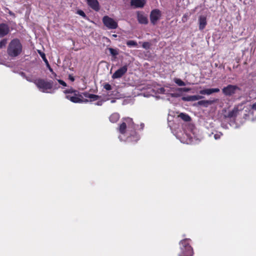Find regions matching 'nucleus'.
Here are the masks:
<instances>
[{
    "mask_svg": "<svg viewBox=\"0 0 256 256\" xmlns=\"http://www.w3.org/2000/svg\"><path fill=\"white\" fill-rule=\"evenodd\" d=\"M112 36L114 37V38H116L117 37V35L116 34H112Z\"/></svg>",
    "mask_w": 256,
    "mask_h": 256,
    "instance_id": "nucleus-37",
    "label": "nucleus"
},
{
    "mask_svg": "<svg viewBox=\"0 0 256 256\" xmlns=\"http://www.w3.org/2000/svg\"><path fill=\"white\" fill-rule=\"evenodd\" d=\"M48 69L50 72H52V69L51 68V67H50Z\"/></svg>",
    "mask_w": 256,
    "mask_h": 256,
    "instance_id": "nucleus-38",
    "label": "nucleus"
},
{
    "mask_svg": "<svg viewBox=\"0 0 256 256\" xmlns=\"http://www.w3.org/2000/svg\"><path fill=\"white\" fill-rule=\"evenodd\" d=\"M22 50V46L18 38H14L10 42L7 52L11 57H16L20 55Z\"/></svg>",
    "mask_w": 256,
    "mask_h": 256,
    "instance_id": "nucleus-4",
    "label": "nucleus"
},
{
    "mask_svg": "<svg viewBox=\"0 0 256 256\" xmlns=\"http://www.w3.org/2000/svg\"><path fill=\"white\" fill-rule=\"evenodd\" d=\"M190 238H184L180 242V252L179 256H192L194 251L192 247L190 245Z\"/></svg>",
    "mask_w": 256,
    "mask_h": 256,
    "instance_id": "nucleus-5",
    "label": "nucleus"
},
{
    "mask_svg": "<svg viewBox=\"0 0 256 256\" xmlns=\"http://www.w3.org/2000/svg\"><path fill=\"white\" fill-rule=\"evenodd\" d=\"M137 127L138 126L134 124L132 119L128 117L122 118L118 130L121 134H126L128 141L136 142L140 140V136L136 132Z\"/></svg>",
    "mask_w": 256,
    "mask_h": 256,
    "instance_id": "nucleus-1",
    "label": "nucleus"
},
{
    "mask_svg": "<svg viewBox=\"0 0 256 256\" xmlns=\"http://www.w3.org/2000/svg\"><path fill=\"white\" fill-rule=\"evenodd\" d=\"M88 5L96 12L100 10V6L98 0H86Z\"/></svg>",
    "mask_w": 256,
    "mask_h": 256,
    "instance_id": "nucleus-11",
    "label": "nucleus"
},
{
    "mask_svg": "<svg viewBox=\"0 0 256 256\" xmlns=\"http://www.w3.org/2000/svg\"><path fill=\"white\" fill-rule=\"evenodd\" d=\"M145 4V0H131L130 1V5L136 8H143Z\"/></svg>",
    "mask_w": 256,
    "mask_h": 256,
    "instance_id": "nucleus-13",
    "label": "nucleus"
},
{
    "mask_svg": "<svg viewBox=\"0 0 256 256\" xmlns=\"http://www.w3.org/2000/svg\"><path fill=\"white\" fill-rule=\"evenodd\" d=\"M198 23H199V30H204L206 24V18L204 16H200L198 18Z\"/></svg>",
    "mask_w": 256,
    "mask_h": 256,
    "instance_id": "nucleus-15",
    "label": "nucleus"
},
{
    "mask_svg": "<svg viewBox=\"0 0 256 256\" xmlns=\"http://www.w3.org/2000/svg\"><path fill=\"white\" fill-rule=\"evenodd\" d=\"M141 126H144V124H141Z\"/></svg>",
    "mask_w": 256,
    "mask_h": 256,
    "instance_id": "nucleus-39",
    "label": "nucleus"
},
{
    "mask_svg": "<svg viewBox=\"0 0 256 256\" xmlns=\"http://www.w3.org/2000/svg\"><path fill=\"white\" fill-rule=\"evenodd\" d=\"M161 16V12L158 9H155L152 10L150 14V20L151 23L155 25L158 20H160Z\"/></svg>",
    "mask_w": 256,
    "mask_h": 256,
    "instance_id": "nucleus-8",
    "label": "nucleus"
},
{
    "mask_svg": "<svg viewBox=\"0 0 256 256\" xmlns=\"http://www.w3.org/2000/svg\"><path fill=\"white\" fill-rule=\"evenodd\" d=\"M46 66H48V68H49L50 67V65L48 64V63H46Z\"/></svg>",
    "mask_w": 256,
    "mask_h": 256,
    "instance_id": "nucleus-36",
    "label": "nucleus"
},
{
    "mask_svg": "<svg viewBox=\"0 0 256 256\" xmlns=\"http://www.w3.org/2000/svg\"><path fill=\"white\" fill-rule=\"evenodd\" d=\"M126 44L130 48L136 47L138 46V44L136 42L132 40L127 41Z\"/></svg>",
    "mask_w": 256,
    "mask_h": 256,
    "instance_id": "nucleus-21",
    "label": "nucleus"
},
{
    "mask_svg": "<svg viewBox=\"0 0 256 256\" xmlns=\"http://www.w3.org/2000/svg\"><path fill=\"white\" fill-rule=\"evenodd\" d=\"M220 89L218 88H208V89H204L202 90H200L199 92V93L201 94H206V95H210L212 93L214 92H220Z\"/></svg>",
    "mask_w": 256,
    "mask_h": 256,
    "instance_id": "nucleus-16",
    "label": "nucleus"
},
{
    "mask_svg": "<svg viewBox=\"0 0 256 256\" xmlns=\"http://www.w3.org/2000/svg\"><path fill=\"white\" fill-rule=\"evenodd\" d=\"M252 108L253 110H256V102L252 105Z\"/></svg>",
    "mask_w": 256,
    "mask_h": 256,
    "instance_id": "nucleus-31",
    "label": "nucleus"
},
{
    "mask_svg": "<svg viewBox=\"0 0 256 256\" xmlns=\"http://www.w3.org/2000/svg\"><path fill=\"white\" fill-rule=\"evenodd\" d=\"M104 88L106 90H110L112 89V87L111 85L108 83H106L104 86Z\"/></svg>",
    "mask_w": 256,
    "mask_h": 256,
    "instance_id": "nucleus-27",
    "label": "nucleus"
},
{
    "mask_svg": "<svg viewBox=\"0 0 256 256\" xmlns=\"http://www.w3.org/2000/svg\"><path fill=\"white\" fill-rule=\"evenodd\" d=\"M239 110L238 107H234L232 110L228 112V113L224 115L225 118H235L238 113Z\"/></svg>",
    "mask_w": 256,
    "mask_h": 256,
    "instance_id": "nucleus-14",
    "label": "nucleus"
},
{
    "mask_svg": "<svg viewBox=\"0 0 256 256\" xmlns=\"http://www.w3.org/2000/svg\"><path fill=\"white\" fill-rule=\"evenodd\" d=\"M119 118L120 116L118 114L114 113L110 116L109 119L112 122L115 123L119 120Z\"/></svg>",
    "mask_w": 256,
    "mask_h": 256,
    "instance_id": "nucleus-19",
    "label": "nucleus"
},
{
    "mask_svg": "<svg viewBox=\"0 0 256 256\" xmlns=\"http://www.w3.org/2000/svg\"><path fill=\"white\" fill-rule=\"evenodd\" d=\"M127 70L128 66L126 65L124 66L114 73L112 75V78L114 79L120 78L126 72Z\"/></svg>",
    "mask_w": 256,
    "mask_h": 256,
    "instance_id": "nucleus-9",
    "label": "nucleus"
},
{
    "mask_svg": "<svg viewBox=\"0 0 256 256\" xmlns=\"http://www.w3.org/2000/svg\"><path fill=\"white\" fill-rule=\"evenodd\" d=\"M102 21L104 26L108 29H116L118 27V22L108 16H104Z\"/></svg>",
    "mask_w": 256,
    "mask_h": 256,
    "instance_id": "nucleus-7",
    "label": "nucleus"
},
{
    "mask_svg": "<svg viewBox=\"0 0 256 256\" xmlns=\"http://www.w3.org/2000/svg\"><path fill=\"white\" fill-rule=\"evenodd\" d=\"M69 78L70 80H72V82L74 81V78L73 76H69Z\"/></svg>",
    "mask_w": 256,
    "mask_h": 256,
    "instance_id": "nucleus-32",
    "label": "nucleus"
},
{
    "mask_svg": "<svg viewBox=\"0 0 256 256\" xmlns=\"http://www.w3.org/2000/svg\"><path fill=\"white\" fill-rule=\"evenodd\" d=\"M96 105H98V106H100L102 105V102H96Z\"/></svg>",
    "mask_w": 256,
    "mask_h": 256,
    "instance_id": "nucleus-35",
    "label": "nucleus"
},
{
    "mask_svg": "<svg viewBox=\"0 0 256 256\" xmlns=\"http://www.w3.org/2000/svg\"><path fill=\"white\" fill-rule=\"evenodd\" d=\"M203 98L204 97L202 96L199 95L187 96H182V100L184 102H194L200 100Z\"/></svg>",
    "mask_w": 256,
    "mask_h": 256,
    "instance_id": "nucleus-12",
    "label": "nucleus"
},
{
    "mask_svg": "<svg viewBox=\"0 0 256 256\" xmlns=\"http://www.w3.org/2000/svg\"><path fill=\"white\" fill-rule=\"evenodd\" d=\"M222 135V134L220 132L214 134V138L216 140L220 138V136Z\"/></svg>",
    "mask_w": 256,
    "mask_h": 256,
    "instance_id": "nucleus-29",
    "label": "nucleus"
},
{
    "mask_svg": "<svg viewBox=\"0 0 256 256\" xmlns=\"http://www.w3.org/2000/svg\"><path fill=\"white\" fill-rule=\"evenodd\" d=\"M38 53L42 57V58L44 62L48 63V60L46 58L45 54L44 52H41L40 51H38Z\"/></svg>",
    "mask_w": 256,
    "mask_h": 256,
    "instance_id": "nucleus-26",
    "label": "nucleus"
},
{
    "mask_svg": "<svg viewBox=\"0 0 256 256\" xmlns=\"http://www.w3.org/2000/svg\"><path fill=\"white\" fill-rule=\"evenodd\" d=\"M108 50L110 52V54L114 56H116L118 54V51L116 49H114L112 48H108Z\"/></svg>",
    "mask_w": 256,
    "mask_h": 256,
    "instance_id": "nucleus-23",
    "label": "nucleus"
},
{
    "mask_svg": "<svg viewBox=\"0 0 256 256\" xmlns=\"http://www.w3.org/2000/svg\"><path fill=\"white\" fill-rule=\"evenodd\" d=\"M182 90L184 91V92H188L189 90V89L188 88H182Z\"/></svg>",
    "mask_w": 256,
    "mask_h": 256,
    "instance_id": "nucleus-33",
    "label": "nucleus"
},
{
    "mask_svg": "<svg viewBox=\"0 0 256 256\" xmlns=\"http://www.w3.org/2000/svg\"><path fill=\"white\" fill-rule=\"evenodd\" d=\"M174 82L178 86H184L186 85V84L180 78H175L174 79Z\"/></svg>",
    "mask_w": 256,
    "mask_h": 256,
    "instance_id": "nucleus-22",
    "label": "nucleus"
},
{
    "mask_svg": "<svg viewBox=\"0 0 256 256\" xmlns=\"http://www.w3.org/2000/svg\"><path fill=\"white\" fill-rule=\"evenodd\" d=\"M8 26L4 23L0 24V38H3L10 32Z\"/></svg>",
    "mask_w": 256,
    "mask_h": 256,
    "instance_id": "nucleus-10",
    "label": "nucleus"
},
{
    "mask_svg": "<svg viewBox=\"0 0 256 256\" xmlns=\"http://www.w3.org/2000/svg\"><path fill=\"white\" fill-rule=\"evenodd\" d=\"M28 80L34 82L38 90L44 93H51L54 86V82L52 80H47L43 78H37L33 80L27 79Z\"/></svg>",
    "mask_w": 256,
    "mask_h": 256,
    "instance_id": "nucleus-3",
    "label": "nucleus"
},
{
    "mask_svg": "<svg viewBox=\"0 0 256 256\" xmlns=\"http://www.w3.org/2000/svg\"><path fill=\"white\" fill-rule=\"evenodd\" d=\"M184 17H186V16H184L182 17V19H184Z\"/></svg>",
    "mask_w": 256,
    "mask_h": 256,
    "instance_id": "nucleus-40",
    "label": "nucleus"
},
{
    "mask_svg": "<svg viewBox=\"0 0 256 256\" xmlns=\"http://www.w3.org/2000/svg\"><path fill=\"white\" fill-rule=\"evenodd\" d=\"M64 92L66 94V98L74 103H86L89 102L88 99H83V96L90 99V101L98 100L100 96L98 95L89 94L85 92L80 93L78 90L72 88L66 90Z\"/></svg>",
    "mask_w": 256,
    "mask_h": 256,
    "instance_id": "nucleus-2",
    "label": "nucleus"
},
{
    "mask_svg": "<svg viewBox=\"0 0 256 256\" xmlns=\"http://www.w3.org/2000/svg\"><path fill=\"white\" fill-rule=\"evenodd\" d=\"M178 117L186 122H190L191 120L190 117L188 114L184 113H180L178 115Z\"/></svg>",
    "mask_w": 256,
    "mask_h": 256,
    "instance_id": "nucleus-20",
    "label": "nucleus"
},
{
    "mask_svg": "<svg viewBox=\"0 0 256 256\" xmlns=\"http://www.w3.org/2000/svg\"><path fill=\"white\" fill-rule=\"evenodd\" d=\"M137 18L139 23L144 24L148 23V18L144 14L138 12L137 14Z\"/></svg>",
    "mask_w": 256,
    "mask_h": 256,
    "instance_id": "nucleus-17",
    "label": "nucleus"
},
{
    "mask_svg": "<svg viewBox=\"0 0 256 256\" xmlns=\"http://www.w3.org/2000/svg\"><path fill=\"white\" fill-rule=\"evenodd\" d=\"M150 46H151V44L148 42H144L142 44V48L146 50L150 49Z\"/></svg>",
    "mask_w": 256,
    "mask_h": 256,
    "instance_id": "nucleus-24",
    "label": "nucleus"
},
{
    "mask_svg": "<svg viewBox=\"0 0 256 256\" xmlns=\"http://www.w3.org/2000/svg\"><path fill=\"white\" fill-rule=\"evenodd\" d=\"M58 81L60 84L64 86H66L67 84L66 82H64V80H58Z\"/></svg>",
    "mask_w": 256,
    "mask_h": 256,
    "instance_id": "nucleus-30",
    "label": "nucleus"
},
{
    "mask_svg": "<svg viewBox=\"0 0 256 256\" xmlns=\"http://www.w3.org/2000/svg\"><path fill=\"white\" fill-rule=\"evenodd\" d=\"M7 40L6 38H4L0 41V49L6 46L7 44Z\"/></svg>",
    "mask_w": 256,
    "mask_h": 256,
    "instance_id": "nucleus-25",
    "label": "nucleus"
},
{
    "mask_svg": "<svg viewBox=\"0 0 256 256\" xmlns=\"http://www.w3.org/2000/svg\"><path fill=\"white\" fill-rule=\"evenodd\" d=\"M214 102V100H202L198 101L194 106H202L204 107H208Z\"/></svg>",
    "mask_w": 256,
    "mask_h": 256,
    "instance_id": "nucleus-18",
    "label": "nucleus"
},
{
    "mask_svg": "<svg viewBox=\"0 0 256 256\" xmlns=\"http://www.w3.org/2000/svg\"><path fill=\"white\" fill-rule=\"evenodd\" d=\"M8 14L11 16H14V14L10 10H9Z\"/></svg>",
    "mask_w": 256,
    "mask_h": 256,
    "instance_id": "nucleus-34",
    "label": "nucleus"
},
{
    "mask_svg": "<svg viewBox=\"0 0 256 256\" xmlns=\"http://www.w3.org/2000/svg\"><path fill=\"white\" fill-rule=\"evenodd\" d=\"M79 15H80V16H82L83 18H86V14H85V13L84 12V11H82V10H78L77 11V12H76Z\"/></svg>",
    "mask_w": 256,
    "mask_h": 256,
    "instance_id": "nucleus-28",
    "label": "nucleus"
},
{
    "mask_svg": "<svg viewBox=\"0 0 256 256\" xmlns=\"http://www.w3.org/2000/svg\"><path fill=\"white\" fill-rule=\"evenodd\" d=\"M241 90V88L236 85L228 84L222 88V94L226 96H232L235 94L237 91Z\"/></svg>",
    "mask_w": 256,
    "mask_h": 256,
    "instance_id": "nucleus-6",
    "label": "nucleus"
}]
</instances>
